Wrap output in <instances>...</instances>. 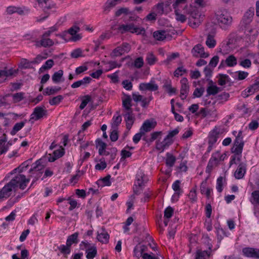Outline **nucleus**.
Returning a JSON list of instances; mask_svg holds the SVG:
<instances>
[{"mask_svg": "<svg viewBox=\"0 0 259 259\" xmlns=\"http://www.w3.org/2000/svg\"><path fill=\"white\" fill-rule=\"evenodd\" d=\"M91 98L90 96L89 95L85 96L79 106L80 109L81 110L84 109L87 106V104L91 101Z\"/></svg>", "mask_w": 259, "mask_h": 259, "instance_id": "603ef678", "label": "nucleus"}, {"mask_svg": "<svg viewBox=\"0 0 259 259\" xmlns=\"http://www.w3.org/2000/svg\"><path fill=\"white\" fill-rule=\"evenodd\" d=\"M205 89L204 88H196L193 92L194 97L200 98L204 93Z\"/></svg>", "mask_w": 259, "mask_h": 259, "instance_id": "5fc2aeb1", "label": "nucleus"}, {"mask_svg": "<svg viewBox=\"0 0 259 259\" xmlns=\"http://www.w3.org/2000/svg\"><path fill=\"white\" fill-rule=\"evenodd\" d=\"M155 13L157 14V15H161L163 13V6L162 4H158L155 7Z\"/></svg>", "mask_w": 259, "mask_h": 259, "instance_id": "e2e57ef3", "label": "nucleus"}, {"mask_svg": "<svg viewBox=\"0 0 259 259\" xmlns=\"http://www.w3.org/2000/svg\"><path fill=\"white\" fill-rule=\"evenodd\" d=\"M123 116L126 122V128L130 130L134 122V117L133 116V111L125 112Z\"/></svg>", "mask_w": 259, "mask_h": 259, "instance_id": "f3484780", "label": "nucleus"}, {"mask_svg": "<svg viewBox=\"0 0 259 259\" xmlns=\"http://www.w3.org/2000/svg\"><path fill=\"white\" fill-rule=\"evenodd\" d=\"M63 75V71L59 70L57 72H55L52 76V80L55 83H59L61 80Z\"/></svg>", "mask_w": 259, "mask_h": 259, "instance_id": "cd10ccee", "label": "nucleus"}, {"mask_svg": "<svg viewBox=\"0 0 259 259\" xmlns=\"http://www.w3.org/2000/svg\"><path fill=\"white\" fill-rule=\"evenodd\" d=\"M186 72V70L183 67H178L174 72V75L175 76L178 77L179 76H181L183 74Z\"/></svg>", "mask_w": 259, "mask_h": 259, "instance_id": "338daca9", "label": "nucleus"}, {"mask_svg": "<svg viewBox=\"0 0 259 259\" xmlns=\"http://www.w3.org/2000/svg\"><path fill=\"white\" fill-rule=\"evenodd\" d=\"M94 245H95V244H91L87 241H82L79 245L80 249L85 250V251L87 250L88 248H90L92 246Z\"/></svg>", "mask_w": 259, "mask_h": 259, "instance_id": "13d9d810", "label": "nucleus"}, {"mask_svg": "<svg viewBox=\"0 0 259 259\" xmlns=\"http://www.w3.org/2000/svg\"><path fill=\"white\" fill-rule=\"evenodd\" d=\"M46 112L47 111L45 109L44 106L35 107L31 115L30 121L32 120H37L40 119L46 115Z\"/></svg>", "mask_w": 259, "mask_h": 259, "instance_id": "6e6552de", "label": "nucleus"}, {"mask_svg": "<svg viewBox=\"0 0 259 259\" xmlns=\"http://www.w3.org/2000/svg\"><path fill=\"white\" fill-rule=\"evenodd\" d=\"M245 173V166L242 164L239 165L237 169L234 173L235 177L237 179H241L243 177Z\"/></svg>", "mask_w": 259, "mask_h": 259, "instance_id": "aec40b11", "label": "nucleus"}, {"mask_svg": "<svg viewBox=\"0 0 259 259\" xmlns=\"http://www.w3.org/2000/svg\"><path fill=\"white\" fill-rule=\"evenodd\" d=\"M162 134V132H155L152 133L151 134V138L150 139V142H152L154 141L155 140L160 137L161 136Z\"/></svg>", "mask_w": 259, "mask_h": 259, "instance_id": "69168bd1", "label": "nucleus"}, {"mask_svg": "<svg viewBox=\"0 0 259 259\" xmlns=\"http://www.w3.org/2000/svg\"><path fill=\"white\" fill-rule=\"evenodd\" d=\"M156 122L150 121L149 120H146L142 126L140 128V131L143 132L145 134L146 132L150 131L152 129L154 128L156 125Z\"/></svg>", "mask_w": 259, "mask_h": 259, "instance_id": "a211bd4d", "label": "nucleus"}, {"mask_svg": "<svg viewBox=\"0 0 259 259\" xmlns=\"http://www.w3.org/2000/svg\"><path fill=\"white\" fill-rule=\"evenodd\" d=\"M132 99L130 96H126V97L122 100V105L125 109L124 112H128L133 111L131 106Z\"/></svg>", "mask_w": 259, "mask_h": 259, "instance_id": "412c9836", "label": "nucleus"}, {"mask_svg": "<svg viewBox=\"0 0 259 259\" xmlns=\"http://www.w3.org/2000/svg\"><path fill=\"white\" fill-rule=\"evenodd\" d=\"M91 80L92 78L90 77L86 76L81 80L74 82L71 84V87L73 89L77 88L81 86L86 87L90 83Z\"/></svg>", "mask_w": 259, "mask_h": 259, "instance_id": "4468645a", "label": "nucleus"}, {"mask_svg": "<svg viewBox=\"0 0 259 259\" xmlns=\"http://www.w3.org/2000/svg\"><path fill=\"white\" fill-rule=\"evenodd\" d=\"M122 84L123 88L126 90H131L132 89V83L128 80H124L122 81Z\"/></svg>", "mask_w": 259, "mask_h": 259, "instance_id": "774afa93", "label": "nucleus"}, {"mask_svg": "<svg viewBox=\"0 0 259 259\" xmlns=\"http://www.w3.org/2000/svg\"><path fill=\"white\" fill-rule=\"evenodd\" d=\"M78 233L75 232L74 234L69 236L66 241V244L71 247L73 244H77L78 243Z\"/></svg>", "mask_w": 259, "mask_h": 259, "instance_id": "b1692460", "label": "nucleus"}, {"mask_svg": "<svg viewBox=\"0 0 259 259\" xmlns=\"http://www.w3.org/2000/svg\"><path fill=\"white\" fill-rule=\"evenodd\" d=\"M118 29L121 33L130 32L131 33H136L137 34H144L145 32V30L144 28L136 27L133 23L121 25L119 26Z\"/></svg>", "mask_w": 259, "mask_h": 259, "instance_id": "7ed1b4c3", "label": "nucleus"}, {"mask_svg": "<svg viewBox=\"0 0 259 259\" xmlns=\"http://www.w3.org/2000/svg\"><path fill=\"white\" fill-rule=\"evenodd\" d=\"M119 0H108L105 3L104 11L105 13H108L111 8L114 7L117 4L120 3Z\"/></svg>", "mask_w": 259, "mask_h": 259, "instance_id": "5701e85b", "label": "nucleus"}, {"mask_svg": "<svg viewBox=\"0 0 259 259\" xmlns=\"http://www.w3.org/2000/svg\"><path fill=\"white\" fill-rule=\"evenodd\" d=\"M53 154V156H52L50 154H49L48 158L50 162H54L57 159L61 157L64 154V149L62 147H60V149L54 151Z\"/></svg>", "mask_w": 259, "mask_h": 259, "instance_id": "dca6fc26", "label": "nucleus"}, {"mask_svg": "<svg viewBox=\"0 0 259 259\" xmlns=\"http://www.w3.org/2000/svg\"><path fill=\"white\" fill-rule=\"evenodd\" d=\"M254 16V8H250L244 14L243 18V21L245 25H248L252 20Z\"/></svg>", "mask_w": 259, "mask_h": 259, "instance_id": "2eb2a0df", "label": "nucleus"}, {"mask_svg": "<svg viewBox=\"0 0 259 259\" xmlns=\"http://www.w3.org/2000/svg\"><path fill=\"white\" fill-rule=\"evenodd\" d=\"M243 254L247 257H254L255 249L252 248H245L243 249Z\"/></svg>", "mask_w": 259, "mask_h": 259, "instance_id": "e433bc0d", "label": "nucleus"}, {"mask_svg": "<svg viewBox=\"0 0 259 259\" xmlns=\"http://www.w3.org/2000/svg\"><path fill=\"white\" fill-rule=\"evenodd\" d=\"M243 146L244 145H242L234 144V146L231 149L232 152L235 153L236 155H241Z\"/></svg>", "mask_w": 259, "mask_h": 259, "instance_id": "4c0bfd02", "label": "nucleus"}, {"mask_svg": "<svg viewBox=\"0 0 259 259\" xmlns=\"http://www.w3.org/2000/svg\"><path fill=\"white\" fill-rule=\"evenodd\" d=\"M24 94L22 92L17 93L13 95V99L14 102L17 103L21 101L24 98Z\"/></svg>", "mask_w": 259, "mask_h": 259, "instance_id": "3c124183", "label": "nucleus"}, {"mask_svg": "<svg viewBox=\"0 0 259 259\" xmlns=\"http://www.w3.org/2000/svg\"><path fill=\"white\" fill-rule=\"evenodd\" d=\"M158 85L152 81L149 83H141L139 85V89L141 91H155L158 90Z\"/></svg>", "mask_w": 259, "mask_h": 259, "instance_id": "ddd939ff", "label": "nucleus"}, {"mask_svg": "<svg viewBox=\"0 0 259 259\" xmlns=\"http://www.w3.org/2000/svg\"><path fill=\"white\" fill-rule=\"evenodd\" d=\"M144 64V61L142 57L137 58L134 62V66L137 68H141Z\"/></svg>", "mask_w": 259, "mask_h": 259, "instance_id": "bf43d9fd", "label": "nucleus"}, {"mask_svg": "<svg viewBox=\"0 0 259 259\" xmlns=\"http://www.w3.org/2000/svg\"><path fill=\"white\" fill-rule=\"evenodd\" d=\"M219 78L218 79V84L220 85H224L226 83V79L228 76L226 74H220Z\"/></svg>", "mask_w": 259, "mask_h": 259, "instance_id": "680f3d73", "label": "nucleus"}, {"mask_svg": "<svg viewBox=\"0 0 259 259\" xmlns=\"http://www.w3.org/2000/svg\"><path fill=\"white\" fill-rule=\"evenodd\" d=\"M224 62H225L228 66L233 67L237 64V61L236 58L234 55H229L225 61H222L220 67L223 65Z\"/></svg>", "mask_w": 259, "mask_h": 259, "instance_id": "6ab92c4d", "label": "nucleus"}, {"mask_svg": "<svg viewBox=\"0 0 259 259\" xmlns=\"http://www.w3.org/2000/svg\"><path fill=\"white\" fill-rule=\"evenodd\" d=\"M189 25L193 28L197 27L203 21L204 15L200 14L196 9L190 13Z\"/></svg>", "mask_w": 259, "mask_h": 259, "instance_id": "20e7f679", "label": "nucleus"}, {"mask_svg": "<svg viewBox=\"0 0 259 259\" xmlns=\"http://www.w3.org/2000/svg\"><path fill=\"white\" fill-rule=\"evenodd\" d=\"M220 156V153L219 152H217L213 153L211 157L208 162V166L210 165L211 166H212L214 164H218L219 162Z\"/></svg>", "mask_w": 259, "mask_h": 259, "instance_id": "bb28decb", "label": "nucleus"}, {"mask_svg": "<svg viewBox=\"0 0 259 259\" xmlns=\"http://www.w3.org/2000/svg\"><path fill=\"white\" fill-rule=\"evenodd\" d=\"M86 257L87 259H94L97 254V249L96 245L92 246L91 248H88L85 251Z\"/></svg>", "mask_w": 259, "mask_h": 259, "instance_id": "4be33fe9", "label": "nucleus"}, {"mask_svg": "<svg viewBox=\"0 0 259 259\" xmlns=\"http://www.w3.org/2000/svg\"><path fill=\"white\" fill-rule=\"evenodd\" d=\"M125 53L120 46L117 47L115 48L112 52L111 53V57L112 58H115L118 56H121L122 54Z\"/></svg>", "mask_w": 259, "mask_h": 259, "instance_id": "79ce46f5", "label": "nucleus"}, {"mask_svg": "<svg viewBox=\"0 0 259 259\" xmlns=\"http://www.w3.org/2000/svg\"><path fill=\"white\" fill-rule=\"evenodd\" d=\"M163 88H165V89L169 94H175L176 92V89L175 88H172L170 80L165 81Z\"/></svg>", "mask_w": 259, "mask_h": 259, "instance_id": "473e14b6", "label": "nucleus"}, {"mask_svg": "<svg viewBox=\"0 0 259 259\" xmlns=\"http://www.w3.org/2000/svg\"><path fill=\"white\" fill-rule=\"evenodd\" d=\"M189 86L184 85L181 86V92H180V97L182 100H184L186 98L187 94L189 92Z\"/></svg>", "mask_w": 259, "mask_h": 259, "instance_id": "a18cd8bd", "label": "nucleus"}, {"mask_svg": "<svg viewBox=\"0 0 259 259\" xmlns=\"http://www.w3.org/2000/svg\"><path fill=\"white\" fill-rule=\"evenodd\" d=\"M54 45V41L50 38L41 36L40 40L36 41L35 46L36 47H43L45 48L50 47Z\"/></svg>", "mask_w": 259, "mask_h": 259, "instance_id": "9b49d317", "label": "nucleus"}, {"mask_svg": "<svg viewBox=\"0 0 259 259\" xmlns=\"http://www.w3.org/2000/svg\"><path fill=\"white\" fill-rule=\"evenodd\" d=\"M234 144H239L244 145V142L243 141L242 132L240 131L235 139Z\"/></svg>", "mask_w": 259, "mask_h": 259, "instance_id": "09e8293b", "label": "nucleus"}, {"mask_svg": "<svg viewBox=\"0 0 259 259\" xmlns=\"http://www.w3.org/2000/svg\"><path fill=\"white\" fill-rule=\"evenodd\" d=\"M6 141V138L0 140V154L5 153L8 150V147L5 144Z\"/></svg>", "mask_w": 259, "mask_h": 259, "instance_id": "49530a36", "label": "nucleus"}, {"mask_svg": "<svg viewBox=\"0 0 259 259\" xmlns=\"http://www.w3.org/2000/svg\"><path fill=\"white\" fill-rule=\"evenodd\" d=\"M29 178H26L25 175L22 174H18L13 179H12L10 182L14 185L15 188L18 187L24 190L27 184L29 182Z\"/></svg>", "mask_w": 259, "mask_h": 259, "instance_id": "39448f33", "label": "nucleus"}, {"mask_svg": "<svg viewBox=\"0 0 259 259\" xmlns=\"http://www.w3.org/2000/svg\"><path fill=\"white\" fill-rule=\"evenodd\" d=\"M153 35L157 40H163L166 38V33L165 31H156Z\"/></svg>", "mask_w": 259, "mask_h": 259, "instance_id": "c85d7f7f", "label": "nucleus"}, {"mask_svg": "<svg viewBox=\"0 0 259 259\" xmlns=\"http://www.w3.org/2000/svg\"><path fill=\"white\" fill-rule=\"evenodd\" d=\"M166 156V164L168 166L172 167L176 162V158L172 154L168 153H167Z\"/></svg>", "mask_w": 259, "mask_h": 259, "instance_id": "72a5a7b5", "label": "nucleus"}, {"mask_svg": "<svg viewBox=\"0 0 259 259\" xmlns=\"http://www.w3.org/2000/svg\"><path fill=\"white\" fill-rule=\"evenodd\" d=\"M191 53L195 57L206 58L209 56V54L204 52V48L200 44L195 46L191 50Z\"/></svg>", "mask_w": 259, "mask_h": 259, "instance_id": "423d86ee", "label": "nucleus"}, {"mask_svg": "<svg viewBox=\"0 0 259 259\" xmlns=\"http://www.w3.org/2000/svg\"><path fill=\"white\" fill-rule=\"evenodd\" d=\"M13 74L12 69L7 70L6 69L0 70V78L6 79L7 77L12 75Z\"/></svg>", "mask_w": 259, "mask_h": 259, "instance_id": "2f4dec72", "label": "nucleus"}, {"mask_svg": "<svg viewBox=\"0 0 259 259\" xmlns=\"http://www.w3.org/2000/svg\"><path fill=\"white\" fill-rule=\"evenodd\" d=\"M141 247L140 245H137L135 247L134 250V255L138 258H139L141 256H142V255L143 253H142L141 251Z\"/></svg>", "mask_w": 259, "mask_h": 259, "instance_id": "4d7b16f0", "label": "nucleus"}, {"mask_svg": "<svg viewBox=\"0 0 259 259\" xmlns=\"http://www.w3.org/2000/svg\"><path fill=\"white\" fill-rule=\"evenodd\" d=\"M61 253L64 254H68L70 253V246L66 244V245H61L57 247Z\"/></svg>", "mask_w": 259, "mask_h": 259, "instance_id": "c9c22d12", "label": "nucleus"}, {"mask_svg": "<svg viewBox=\"0 0 259 259\" xmlns=\"http://www.w3.org/2000/svg\"><path fill=\"white\" fill-rule=\"evenodd\" d=\"M42 159L37 160L35 163L32 165V167L29 170V171H38L44 168V165L42 164Z\"/></svg>", "mask_w": 259, "mask_h": 259, "instance_id": "393cba45", "label": "nucleus"}, {"mask_svg": "<svg viewBox=\"0 0 259 259\" xmlns=\"http://www.w3.org/2000/svg\"><path fill=\"white\" fill-rule=\"evenodd\" d=\"M82 50L80 48H77L72 51V52L71 53L70 56L72 58H77L79 57H82Z\"/></svg>", "mask_w": 259, "mask_h": 259, "instance_id": "de8ad7c7", "label": "nucleus"}, {"mask_svg": "<svg viewBox=\"0 0 259 259\" xmlns=\"http://www.w3.org/2000/svg\"><path fill=\"white\" fill-rule=\"evenodd\" d=\"M15 189L12 183L9 182L0 191V199L8 198Z\"/></svg>", "mask_w": 259, "mask_h": 259, "instance_id": "0eeeda50", "label": "nucleus"}, {"mask_svg": "<svg viewBox=\"0 0 259 259\" xmlns=\"http://www.w3.org/2000/svg\"><path fill=\"white\" fill-rule=\"evenodd\" d=\"M97 238L99 241L102 243H107L109 241V235L106 232L105 228L102 227L98 231Z\"/></svg>", "mask_w": 259, "mask_h": 259, "instance_id": "9d476101", "label": "nucleus"}, {"mask_svg": "<svg viewBox=\"0 0 259 259\" xmlns=\"http://www.w3.org/2000/svg\"><path fill=\"white\" fill-rule=\"evenodd\" d=\"M31 159H28L23 163H22L19 167L14 169L13 171L11 172V174H13V172H15L18 171L19 173L23 172L24 170H25L29 166Z\"/></svg>", "mask_w": 259, "mask_h": 259, "instance_id": "a878e982", "label": "nucleus"}, {"mask_svg": "<svg viewBox=\"0 0 259 259\" xmlns=\"http://www.w3.org/2000/svg\"><path fill=\"white\" fill-rule=\"evenodd\" d=\"M250 201L253 204H259V191H254L251 193Z\"/></svg>", "mask_w": 259, "mask_h": 259, "instance_id": "f704fd0d", "label": "nucleus"}, {"mask_svg": "<svg viewBox=\"0 0 259 259\" xmlns=\"http://www.w3.org/2000/svg\"><path fill=\"white\" fill-rule=\"evenodd\" d=\"M63 99V97L61 95H58L54 97L49 101V103L51 105H56L58 104Z\"/></svg>", "mask_w": 259, "mask_h": 259, "instance_id": "8fccbe9b", "label": "nucleus"}, {"mask_svg": "<svg viewBox=\"0 0 259 259\" xmlns=\"http://www.w3.org/2000/svg\"><path fill=\"white\" fill-rule=\"evenodd\" d=\"M148 181L147 177L142 170L138 171L136 175V182L134 187V193L139 195L143 190V186Z\"/></svg>", "mask_w": 259, "mask_h": 259, "instance_id": "f03ea898", "label": "nucleus"}, {"mask_svg": "<svg viewBox=\"0 0 259 259\" xmlns=\"http://www.w3.org/2000/svg\"><path fill=\"white\" fill-rule=\"evenodd\" d=\"M53 65H54L53 60L52 59H49L45 62V63L44 65L42 66V67H41V69H50L52 67Z\"/></svg>", "mask_w": 259, "mask_h": 259, "instance_id": "0e129e2a", "label": "nucleus"}, {"mask_svg": "<svg viewBox=\"0 0 259 259\" xmlns=\"http://www.w3.org/2000/svg\"><path fill=\"white\" fill-rule=\"evenodd\" d=\"M61 90L60 87L47 88L44 92V95H51L55 94Z\"/></svg>", "mask_w": 259, "mask_h": 259, "instance_id": "58836bf2", "label": "nucleus"}, {"mask_svg": "<svg viewBox=\"0 0 259 259\" xmlns=\"http://www.w3.org/2000/svg\"><path fill=\"white\" fill-rule=\"evenodd\" d=\"M111 176L108 175L105 177L103 178L98 181L97 184L98 185H100L101 184H103V186H109L111 185V182L110 181Z\"/></svg>", "mask_w": 259, "mask_h": 259, "instance_id": "a19ab883", "label": "nucleus"}, {"mask_svg": "<svg viewBox=\"0 0 259 259\" xmlns=\"http://www.w3.org/2000/svg\"><path fill=\"white\" fill-rule=\"evenodd\" d=\"M174 213V209L170 206L167 207L164 210V217L169 219L171 217Z\"/></svg>", "mask_w": 259, "mask_h": 259, "instance_id": "6e6d98bb", "label": "nucleus"}, {"mask_svg": "<svg viewBox=\"0 0 259 259\" xmlns=\"http://www.w3.org/2000/svg\"><path fill=\"white\" fill-rule=\"evenodd\" d=\"M257 90H259V80L254 83L251 87L247 89V93L251 94L255 91Z\"/></svg>", "mask_w": 259, "mask_h": 259, "instance_id": "864d4df0", "label": "nucleus"}, {"mask_svg": "<svg viewBox=\"0 0 259 259\" xmlns=\"http://www.w3.org/2000/svg\"><path fill=\"white\" fill-rule=\"evenodd\" d=\"M24 121H21L20 122L16 123L14 125L12 131H11V134L12 135H15L17 132L20 131L24 126Z\"/></svg>", "mask_w": 259, "mask_h": 259, "instance_id": "ea45409f", "label": "nucleus"}, {"mask_svg": "<svg viewBox=\"0 0 259 259\" xmlns=\"http://www.w3.org/2000/svg\"><path fill=\"white\" fill-rule=\"evenodd\" d=\"M172 143V140H168L165 138L162 141L158 140L156 142V149L157 150L162 152L164 150L167 148Z\"/></svg>", "mask_w": 259, "mask_h": 259, "instance_id": "1a4fd4ad", "label": "nucleus"}, {"mask_svg": "<svg viewBox=\"0 0 259 259\" xmlns=\"http://www.w3.org/2000/svg\"><path fill=\"white\" fill-rule=\"evenodd\" d=\"M146 61H147V63L149 65H152L155 63L156 61V58L152 53H148L147 54Z\"/></svg>", "mask_w": 259, "mask_h": 259, "instance_id": "37998d69", "label": "nucleus"}, {"mask_svg": "<svg viewBox=\"0 0 259 259\" xmlns=\"http://www.w3.org/2000/svg\"><path fill=\"white\" fill-rule=\"evenodd\" d=\"M215 19L220 27L224 30L230 27L233 22L232 16L226 10L218 11L215 14Z\"/></svg>", "mask_w": 259, "mask_h": 259, "instance_id": "f257e3e1", "label": "nucleus"}, {"mask_svg": "<svg viewBox=\"0 0 259 259\" xmlns=\"http://www.w3.org/2000/svg\"><path fill=\"white\" fill-rule=\"evenodd\" d=\"M176 19L177 21L182 23L184 22L186 20V17L185 15L179 13L177 10H175Z\"/></svg>", "mask_w": 259, "mask_h": 259, "instance_id": "052dcab7", "label": "nucleus"}, {"mask_svg": "<svg viewBox=\"0 0 259 259\" xmlns=\"http://www.w3.org/2000/svg\"><path fill=\"white\" fill-rule=\"evenodd\" d=\"M39 5L44 9V11L47 12V11L50 10L51 12L56 11L54 5H51V0H37Z\"/></svg>", "mask_w": 259, "mask_h": 259, "instance_id": "f8f14e48", "label": "nucleus"}, {"mask_svg": "<svg viewBox=\"0 0 259 259\" xmlns=\"http://www.w3.org/2000/svg\"><path fill=\"white\" fill-rule=\"evenodd\" d=\"M205 43L209 48H213L216 45V41L213 36L210 34L207 35Z\"/></svg>", "mask_w": 259, "mask_h": 259, "instance_id": "7c9ffc66", "label": "nucleus"}, {"mask_svg": "<svg viewBox=\"0 0 259 259\" xmlns=\"http://www.w3.org/2000/svg\"><path fill=\"white\" fill-rule=\"evenodd\" d=\"M206 91L207 93V96L211 95H214L219 92V88L216 85H211L207 88Z\"/></svg>", "mask_w": 259, "mask_h": 259, "instance_id": "c03bdc74", "label": "nucleus"}, {"mask_svg": "<svg viewBox=\"0 0 259 259\" xmlns=\"http://www.w3.org/2000/svg\"><path fill=\"white\" fill-rule=\"evenodd\" d=\"M210 256V252L207 251L198 250L196 252L195 259H206Z\"/></svg>", "mask_w": 259, "mask_h": 259, "instance_id": "c756f323", "label": "nucleus"}]
</instances>
